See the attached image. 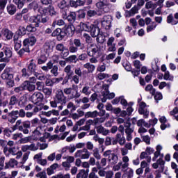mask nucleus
<instances>
[{"instance_id": "f257e3e1", "label": "nucleus", "mask_w": 178, "mask_h": 178, "mask_svg": "<svg viewBox=\"0 0 178 178\" xmlns=\"http://www.w3.org/2000/svg\"><path fill=\"white\" fill-rule=\"evenodd\" d=\"M130 159L129 156H125L122 157V161L118 163L117 165L113 167V170L114 172H118L120 170L123 172V175H122V178H131L134 175V171L133 169L129 168V161Z\"/></svg>"}, {"instance_id": "f03ea898", "label": "nucleus", "mask_w": 178, "mask_h": 178, "mask_svg": "<svg viewBox=\"0 0 178 178\" xmlns=\"http://www.w3.org/2000/svg\"><path fill=\"white\" fill-rule=\"evenodd\" d=\"M79 48L82 50L85 48L84 44L81 43V40L80 39L70 40L68 49L65 48L66 51L61 52V55L63 58H67L69 54H77Z\"/></svg>"}, {"instance_id": "7ed1b4c3", "label": "nucleus", "mask_w": 178, "mask_h": 178, "mask_svg": "<svg viewBox=\"0 0 178 178\" xmlns=\"http://www.w3.org/2000/svg\"><path fill=\"white\" fill-rule=\"evenodd\" d=\"M66 102H67V97L63 94V90L58 89L56 92L54 100L50 102V105L51 108H58L59 111L63 109V106L66 105ZM58 104H60L58 107Z\"/></svg>"}, {"instance_id": "20e7f679", "label": "nucleus", "mask_w": 178, "mask_h": 178, "mask_svg": "<svg viewBox=\"0 0 178 178\" xmlns=\"http://www.w3.org/2000/svg\"><path fill=\"white\" fill-rule=\"evenodd\" d=\"M94 25L92 27V29H90V30L89 31L90 33V35L92 37L95 38H96V41L97 42H99V44H104V42H105V38H104V36H102V34L99 33L100 29L99 27H98V21H95L94 22Z\"/></svg>"}, {"instance_id": "39448f33", "label": "nucleus", "mask_w": 178, "mask_h": 178, "mask_svg": "<svg viewBox=\"0 0 178 178\" xmlns=\"http://www.w3.org/2000/svg\"><path fill=\"white\" fill-rule=\"evenodd\" d=\"M30 23H34L35 27H41V24H48L49 17H42L41 15H32L29 17Z\"/></svg>"}, {"instance_id": "423d86ee", "label": "nucleus", "mask_w": 178, "mask_h": 178, "mask_svg": "<svg viewBox=\"0 0 178 178\" xmlns=\"http://www.w3.org/2000/svg\"><path fill=\"white\" fill-rule=\"evenodd\" d=\"M63 94L67 95L68 99H77L80 98L81 94L79 92L78 87L76 85H72V88H65L63 91Z\"/></svg>"}, {"instance_id": "0eeeda50", "label": "nucleus", "mask_w": 178, "mask_h": 178, "mask_svg": "<svg viewBox=\"0 0 178 178\" xmlns=\"http://www.w3.org/2000/svg\"><path fill=\"white\" fill-rule=\"evenodd\" d=\"M19 152V147L15 146V142L9 140L7 143V145L3 148V154L6 156H9V155H16Z\"/></svg>"}, {"instance_id": "6e6552de", "label": "nucleus", "mask_w": 178, "mask_h": 178, "mask_svg": "<svg viewBox=\"0 0 178 178\" xmlns=\"http://www.w3.org/2000/svg\"><path fill=\"white\" fill-rule=\"evenodd\" d=\"M103 156L107 158L108 162H109L111 165H114V166H115V165H118L116 163L119 162V156H118V154H115V152H113V150L112 149L105 151L103 153Z\"/></svg>"}, {"instance_id": "1a4fd4ad", "label": "nucleus", "mask_w": 178, "mask_h": 178, "mask_svg": "<svg viewBox=\"0 0 178 178\" xmlns=\"http://www.w3.org/2000/svg\"><path fill=\"white\" fill-rule=\"evenodd\" d=\"M12 55V47H3V51L0 52L1 62H4L5 63L9 62Z\"/></svg>"}, {"instance_id": "9d476101", "label": "nucleus", "mask_w": 178, "mask_h": 178, "mask_svg": "<svg viewBox=\"0 0 178 178\" xmlns=\"http://www.w3.org/2000/svg\"><path fill=\"white\" fill-rule=\"evenodd\" d=\"M14 74L15 72L13 71V68L6 67L1 74V77L2 80H13Z\"/></svg>"}, {"instance_id": "9b49d317", "label": "nucleus", "mask_w": 178, "mask_h": 178, "mask_svg": "<svg viewBox=\"0 0 178 178\" xmlns=\"http://www.w3.org/2000/svg\"><path fill=\"white\" fill-rule=\"evenodd\" d=\"M124 127H125L124 131L127 135V140L131 141L133 140V132L134 131V128H131V123L129 122H124Z\"/></svg>"}, {"instance_id": "f8f14e48", "label": "nucleus", "mask_w": 178, "mask_h": 178, "mask_svg": "<svg viewBox=\"0 0 178 178\" xmlns=\"http://www.w3.org/2000/svg\"><path fill=\"white\" fill-rule=\"evenodd\" d=\"M44 99V95L40 92H34L31 97V101L34 104V105H40V104H42V101Z\"/></svg>"}, {"instance_id": "ddd939ff", "label": "nucleus", "mask_w": 178, "mask_h": 178, "mask_svg": "<svg viewBox=\"0 0 178 178\" xmlns=\"http://www.w3.org/2000/svg\"><path fill=\"white\" fill-rule=\"evenodd\" d=\"M112 20L111 15H104L102 20V26L103 29H105V30H111V27H112Z\"/></svg>"}, {"instance_id": "4468645a", "label": "nucleus", "mask_w": 178, "mask_h": 178, "mask_svg": "<svg viewBox=\"0 0 178 178\" xmlns=\"http://www.w3.org/2000/svg\"><path fill=\"white\" fill-rule=\"evenodd\" d=\"M90 155L91 154L87 149V148H83L82 149L77 150L76 152H75L74 156L75 158H80V159H88L90 158Z\"/></svg>"}, {"instance_id": "2eb2a0df", "label": "nucleus", "mask_w": 178, "mask_h": 178, "mask_svg": "<svg viewBox=\"0 0 178 178\" xmlns=\"http://www.w3.org/2000/svg\"><path fill=\"white\" fill-rule=\"evenodd\" d=\"M75 75L72 76V81L75 84H79L80 77H84V71H81V67H76L74 70Z\"/></svg>"}, {"instance_id": "dca6fc26", "label": "nucleus", "mask_w": 178, "mask_h": 178, "mask_svg": "<svg viewBox=\"0 0 178 178\" xmlns=\"http://www.w3.org/2000/svg\"><path fill=\"white\" fill-rule=\"evenodd\" d=\"M31 125L30 124L29 120H26L22 122L20 127H19L18 130L19 131H22L24 134H29L30 133V131H29V129H31Z\"/></svg>"}, {"instance_id": "f3484780", "label": "nucleus", "mask_w": 178, "mask_h": 178, "mask_svg": "<svg viewBox=\"0 0 178 178\" xmlns=\"http://www.w3.org/2000/svg\"><path fill=\"white\" fill-rule=\"evenodd\" d=\"M138 113L140 115H143L144 119H147L148 116H149V111L147 109V104L145 103L140 102Z\"/></svg>"}, {"instance_id": "a211bd4d", "label": "nucleus", "mask_w": 178, "mask_h": 178, "mask_svg": "<svg viewBox=\"0 0 178 178\" xmlns=\"http://www.w3.org/2000/svg\"><path fill=\"white\" fill-rule=\"evenodd\" d=\"M0 38L2 40H12L13 33L8 29H3L0 33Z\"/></svg>"}, {"instance_id": "6ab92c4d", "label": "nucleus", "mask_w": 178, "mask_h": 178, "mask_svg": "<svg viewBox=\"0 0 178 178\" xmlns=\"http://www.w3.org/2000/svg\"><path fill=\"white\" fill-rule=\"evenodd\" d=\"M35 42H37V38L35 36H30L23 41V47H26V48H30V47H33L35 45Z\"/></svg>"}, {"instance_id": "aec40b11", "label": "nucleus", "mask_w": 178, "mask_h": 178, "mask_svg": "<svg viewBox=\"0 0 178 178\" xmlns=\"http://www.w3.org/2000/svg\"><path fill=\"white\" fill-rule=\"evenodd\" d=\"M91 51L87 50V54L88 56H99V52H101V49L98 46L91 44Z\"/></svg>"}, {"instance_id": "412c9836", "label": "nucleus", "mask_w": 178, "mask_h": 178, "mask_svg": "<svg viewBox=\"0 0 178 178\" xmlns=\"http://www.w3.org/2000/svg\"><path fill=\"white\" fill-rule=\"evenodd\" d=\"M90 121L89 123L92 124V126H95V127H97V126H102V123L105 122V120H106V118L105 117H100V118H95L93 120H90Z\"/></svg>"}, {"instance_id": "4be33fe9", "label": "nucleus", "mask_w": 178, "mask_h": 178, "mask_svg": "<svg viewBox=\"0 0 178 178\" xmlns=\"http://www.w3.org/2000/svg\"><path fill=\"white\" fill-rule=\"evenodd\" d=\"M19 115V111H13L10 113H8V121L10 123H15L16 120H17V116Z\"/></svg>"}, {"instance_id": "5701e85b", "label": "nucleus", "mask_w": 178, "mask_h": 178, "mask_svg": "<svg viewBox=\"0 0 178 178\" xmlns=\"http://www.w3.org/2000/svg\"><path fill=\"white\" fill-rule=\"evenodd\" d=\"M43 51L45 52V54H47L49 55L51 52L54 51V46H52V42L51 41H47L43 44Z\"/></svg>"}, {"instance_id": "b1692460", "label": "nucleus", "mask_w": 178, "mask_h": 178, "mask_svg": "<svg viewBox=\"0 0 178 178\" xmlns=\"http://www.w3.org/2000/svg\"><path fill=\"white\" fill-rule=\"evenodd\" d=\"M109 6H111L109 0H99V2L96 3L97 9H105V8H109Z\"/></svg>"}, {"instance_id": "393cba45", "label": "nucleus", "mask_w": 178, "mask_h": 178, "mask_svg": "<svg viewBox=\"0 0 178 178\" xmlns=\"http://www.w3.org/2000/svg\"><path fill=\"white\" fill-rule=\"evenodd\" d=\"M97 134H102V136H108L111 131L108 129H105L102 125L95 127Z\"/></svg>"}, {"instance_id": "a878e982", "label": "nucleus", "mask_w": 178, "mask_h": 178, "mask_svg": "<svg viewBox=\"0 0 178 178\" xmlns=\"http://www.w3.org/2000/svg\"><path fill=\"white\" fill-rule=\"evenodd\" d=\"M6 9L8 15H10V16H13V15H15L17 11V8L13 3L8 4Z\"/></svg>"}, {"instance_id": "bb28decb", "label": "nucleus", "mask_w": 178, "mask_h": 178, "mask_svg": "<svg viewBox=\"0 0 178 178\" xmlns=\"http://www.w3.org/2000/svg\"><path fill=\"white\" fill-rule=\"evenodd\" d=\"M161 151H162V146L159 145L156 147V152L154 153V157L152 158L153 162H155L158 159V156L161 158V155H163V154L161 153Z\"/></svg>"}, {"instance_id": "cd10ccee", "label": "nucleus", "mask_w": 178, "mask_h": 178, "mask_svg": "<svg viewBox=\"0 0 178 178\" xmlns=\"http://www.w3.org/2000/svg\"><path fill=\"white\" fill-rule=\"evenodd\" d=\"M64 72L66 73V76L68 79H73V76L74 75V72L72 70V65H68L64 68Z\"/></svg>"}, {"instance_id": "c85d7f7f", "label": "nucleus", "mask_w": 178, "mask_h": 178, "mask_svg": "<svg viewBox=\"0 0 178 178\" xmlns=\"http://www.w3.org/2000/svg\"><path fill=\"white\" fill-rule=\"evenodd\" d=\"M64 30L67 33V35L72 37V35L74 34V31H76V29L73 25H67L64 27Z\"/></svg>"}, {"instance_id": "c756f323", "label": "nucleus", "mask_w": 178, "mask_h": 178, "mask_svg": "<svg viewBox=\"0 0 178 178\" xmlns=\"http://www.w3.org/2000/svg\"><path fill=\"white\" fill-rule=\"evenodd\" d=\"M80 26H81V29H82L83 31H90L92 27H93L94 24H90V22H86V23L81 22Z\"/></svg>"}, {"instance_id": "7c9ffc66", "label": "nucleus", "mask_w": 178, "mask_h": 178, "mask_svg": "<svg viewBox=\"0 0 178 178\" xmlns=\"http://www.w3.org/2000/svg\"><path fill=\"white\" fill-rule=\"evenodd\" d=\"M90 169L81 170L79 173L76 175V178H88V172Z\"/></svg>"}, {"instance_id": "2f4dec72", "label": "nucleus", "mask_w": 178, "mask_h": 178, "mask_svg": "<svg viewBox=\"0 0 178 178\" xmlns=\"http://www.w3.org/2000/svg\"><path fill=\"white\" fill-rule=\"evenodd\" d=\"M59 168V165L58 163L52 164L49 168H47V175L48 176H51V175H54L55 173V170Z\"/></svg>"}, {"instance_id": "473e14b6", "label": "nucleus", "mask_w": 178, "mask_h": 178, "mask_svg": "<svg viewBox=\"0 0 178 178\" xmlns=\"http://www.w3.org/2000/svg\"><path fill=\"white\" fill-rule=\"evenodd\" d=\"M167 23H168L169 24H172V26H175L176 24H177L178 23V20L177 19H176V17L172 14H170L168 17H167Z\"/></svg>"}, {"instance_id": "72a5a7b5", "label": "nucleus", "mask_w": 178, "mask_h": 178, "mask_svg": "<svg viewBox=\"0 0 178 178\" xmlns=\"http://www.w3.org/2000/svg\"><path fill=\"white\" fill-rule=\"evenodd\" d=\"M24 87L25 90H28L31 92L35 90V85L30 84V82L28 81L24 82Z\"/></svg>"}, {"instance_id": "f704fd0d", "label": "nucleus", "mask_w": 178, "mask_h": 178, "mask_svg": "<svg viewBox=\"0 0 178 178\" xmlns=\"http://www.w3.org/2000/svg\"><path fill=\"white\" fill-rule=\"evenodd\" d=\"M17 166V161L15 159H10L8 163H6L5 169H9V168H15Z\"/></svg>"}, {"instance_id": "c9c22d12", "label": "nucleus", "mask_w": 178, "mask_h": 178, "mask_svg": "<svg viewBox=\"0 0 178 178\" xmlns=\"http://www.w3.org/2000/svg\"><path fill=\"white\" fill-rule=\"evenodd\" d=\"M102 13L99 12V10H89L86 13V15L88 17H94V16H101Z\"/></svg>"}, {"instance_id": "e433bc0d", "label": "nucleus", "mask_w": 178, "mask_h": 178, "mask_svg": "<svg viewBox=\"0 0 178 178\" xmlns=\"http://www.w3.org/2000/svg\"><path fill=\"white\" fill-rule=\"evenodd\" d=\"M28 70L31 73H35L37 70V65L34 63V60H31L30 63L28 65Z\"/></svg>"}, {"instance_id": "4c0bfd02", "label": "nucleus", "mask_w": 178, "mask_h": 178, "mask_svg": "<svg viewBox=\"0 0 178 178\" xmlns=\"http://www.w3.org/2000/svg\"><path fill=\"white\" fill-rule=\"evenodd\" d=\"M58 8L59 9H67L69 8V0H61L58 3Z\"/></svg>"}, {"instance_id": "58836bf2", "label": "nucleus", "mask_w": 178, "mask_h": 178, "mask_svg": "<svg viewBox=\"0 0 178 178\" xmlns=\"http://www.w3.org/2000/svg\"><path fill=\"white\" fill-rule=\"evenodd\" d=\"M47 60H48V57L45 56V54H42L37 58L38 65H44L47 63Z\"/></svg>"}, {"instance_id": "ea45409f", "label": "nucleus", "mask_w": 178, "mask_h": 178, "mask_svg": "<svg viewBox=\"0 0 178 178\" xmlns=\"http://www.w3.org/2000/svg\"><path fill=\"white\" fill-rule=\"evenodd\" d=\"M157 163L159 165L160 168L159 172H163L165 170V161H163V154L157 160Z\"/></svg>"}, {"instance_id": "a19ab883", "label": "nucleus", "mask_w": 178, "mask_h": 178, "mask_svg": "<svg viewBox=\"0 0 178 178\" xmlns=\"http://www.w3.org/2000/svg\"><path fill=\"white\" fill-rule=\"evenodd\" d=\"M98 115H99V113L97 111H95L92 112L88 111L86 113L85 118H86L87 119H88V118H92V119H95L96 118H97Z\"/></svg>"}, {"instance_id": "79ce46f5", "label": "nucleus", "mask_w": 178, "mask_h": 178, "mask_svg": "<svg viewBox=\"0 0 178 178\" xmlns=\"http://www.w3.org/2000/svg\"><path fill=\"white\" fill-rule=\"evenodd\" d=\"M39 130H41V127H36L35 130L33 131V140L35 141H37V140H40V138L42 136V134Z\"/></svg>"}, {"instance_id": "37998d69", "label": "nucleus", "mask_w": 178, "mask_h": 178, "mask_svg": "<svg viewBox=\"0 0 178 178\" xmlns=\"http://www.w3.org/2000/svg\"><path fill=\"white\" fill-rule=\"evenodd\" d=\"M39 13L42 17H48L49 7L41 8L39 9Z\"/></svg>"}, {"instance_id": "c03bdc74", "label": "nucleus", "mask_w": 178, "mask_h": 178, "mask_svg": "<svg viewBox=\"0 0 178 178\" xmlns=\"http://www.w3.org/2000/svg\"><path fill=\"white\" fill-rule=\"evenodd\" d=\"M30 124L31 127H41L40 124H41V122L37 118H33L30 121Z\"/></svg>"}, {"instance_id": "a18cd8bd", "label": "nucleus", "mask_w": 178, "mask_h": 178, "mask_svg": "<svg viewBox=\"0 0 178 178\" xmlns=\"http://www.w3.org/2000/svg\"><path fill=\"white\" fill-rule=\"evenodd\" d=\"M70 23H74L76 21V13L70 12L65 18Z\"/></svg>"}, {"instance_id": "49530a36", "label": "nucleus", "mask_w": 178, "mask_h": 178, "mask_svg": "<svg viewBox=\"0 0 178 178\" xmlns=\"http://www.w3.org/2000/svg\"><path fill=\"white\" fill-rule=\"evenodd\" d=\"M83 67L85 69H87L88 73H92V72H94V70H95V65H94L90 63H87L84 64Z\"/></svg>"}, {"instance_id": "de8ad7c7", "label": "nucleus", "mask_w": 178, "mask_h": 178, "mask_svg": "<svg viewBox=\"0 0 178 178\" xmlns=\"http://www.w3.org/2000/svg\"><path fill=\"white\" fill-rule=\"evenodd\" d=\"M26 52H30V47L23 46V48L17 51V54L19 55V58H23Z\"/></svg>"}, {"instance_id": "09e8293b", "label": "nucleus", "mask_w": 178, "mask_h": 178, "mask_svg": "<svg viewBox=\"0 0 178 178\" xmlns=\"http://www.w3.org/2000/svg\"><path fill=\"white\" fill-rule=\"evenodd\" d=\"M98 173V169L97 167H94L92 168V170L90 173L88 175V178H99L98 177V175H97Z\"/></svg>"}, {"instance_id": "8fccbe9b", "label": "nucleus", "mask_w": 178, "mask_h": 178, "mask_svg": "<svg viewBox=\"0 0 178 178\" xmlns=\"http://www.w3.org/2000/svg\"><path fill=\"white\" fill-rule=\"evenodd\" d=\"M78 61L79 58H77V56L76 55L70 56L66 58V62H68L69 63H77Z\"/></svg>"}, {"instance_id": "3c124183", "label": "nucleus", "mask_w": 178, "mask_h": 178, "mask_svg": "<svg viewBox=\"0 0 178 178\" xmlns=\"http://www.w3.org/2000/svg\"><path fill=\"white\" fill-rule=\"evenodd\" d=\"M10 2L12 0H9ZM8 4V0H0V15H2V13L5 10V8L6 7V5Z\"/></svg>"}, {"instance_id": "603ef678", "label": "nucleus", "mask_w": 178, "mask_h": 178, "mask_svg": "<svg viewBox=\"0 0 178 178\" xmlns=\"http://www.w3.org/2000/svg\"><path fill=\"white\" fill-rule=\"evenodd\" d=\"M144 177L154 178V174H152V172L151 171V168H149V167H147L145 168V172H144Z\"/></svg>"}, {"instance_id": "864d4df0", "label": "nucleus", "mask_w": 178, "mask_h": 178, "mask_svg": "<svg viewBox=\"0 0 178 178\" xmlns=\"http://www.w3.org/2000/svg\"><path fill=\"white\" fill-rule=\"evenodd\" d=\"M13 2L15 5H17L18 9H22L24 6L26 0H13Z\"/></svg>"}, {"instance_id": "5fc2aeb1", "label": "nucleus", "mask_w": 178, "mask_h": 178, "mask_svg": "<svg viewBox=\"0 0 178 178\" xmlns=\"http://www.w3.org/2000/svg\"><path fill=\"white\" fill-rule=\"evenodd\" d=\"M81 92L82 94H84L85 95L88 96L91 94V89H90V86L85 85V86H83V88L81 90Z\"/></svg>"}, {"instance_id": "6e6d98bb", "label": "nucleus", "mask_w": 178, "mask_h": 178, "mask_svg": "<svg viewBox=\"0 0 178 178\" xmlns=\"http://www.w3.org/2000/svg\"><path fill=\"white\" fill-rule=\"evenodd\" d=\"M19 102V99L15 95H13L10 97L9 100V105L10 106H13L14 105H17V104Z\"/></svg>"}, {"instance_id": "4d7b16f0", "label": "nucleus", "mask_w": 178, "mask_h": 178, "mask_svg": "<svg viewBox=\"0 0 178 178\" xmlns=\"http://www.w3.org/2000/svg\"><path fill=\"white\" fill-rule=\"evenodd\" d=\"M27 34L26 27L24 26H19L18 28V35H26Z\"/></svg>"}, {"instance_id": "13d9d810", "label": "nucleus", "mask_w": 178, "mask_h": 178, "mask_svg": "<svg viewBox=\"0 0 178 178\" xmlns=\"http://www.w3.org/2000/svg\"><path fill=\"white\" fill-rule=\"evenodd\" d=\"M137 126H138V127H143V126H144V127L149 129V125L148 124V122H146L144 119L139 120L137 122Z\"/></svg>"}, {"instance_id": "bf43d9fd", "label": "nucleus", "mask_w": 178, "mask_h": 178, "mask_svg": "<svg viewBox=\"0 0 178 178\" xmlns=\"http://www.w3.org/2000/svg\"><path fill=\"white\" fill-rule=\"evenodd\" d=\"M158 24H156V22H152L147 27V32L150 33V31H154L155 29H156V26Z\"/></svg>"}, {"instance_id": "052dcab7", "label": "nucleus", "mask_w": 178, "mask_h": 178, "mask_svg": "<svg viewBox=\"0 0 178 178\" xmlns=\"http://www.w3.org/2000/svg\"><path fill=\"white\" fill-rule=\"evenodd\" d=\"M109 77H111L109 74L100 72L97 74L96 79H97L98 80H104V79H109Z\"/></svg>"}, {"instance_id": "680f3d73", "label": "nucleus", "mask_w": 178, "mask_h": 178, "mask_svg": "<svg viewBox=\"0 0 178 178\" xmlns=\"http://www.w3.org/2000/svg\"><path fill=\"white\" fill-rule=\"evenodd\" d=\"M56 49L58 51V52H65V51H66V47H65V44L63 43H59L56 44Z\"/></svg>"}, {"instance_id": "e2e57ef3", "label": "nucleus", "mask_w": 178, "mask_h": 178, "mask_svg": "<svg viewBox=\"0 0 178 178\" xmlns=\"http://www.w3.org/2000/svg\"><path fill=\"white\" fill-rule=\"evenodd\" d=\"M92 152L94 158H95L97 161H99V159H101V154H99V150L98 149V148H95L92 150Z\"/></svg>"}, {"instance_id": "0e129e2a", "label": "nucleus", "mask_w": 178, "mask_h": 178, "mask_svg": "<svg viewBox=\"0 0 178 178\" xmlns=\"http://www.w3.org/2000/svg\"><path fill=\"white\" fill-rule=\"evenodd\" d=\"M105 70H106V64L105 63L99 64L97 67V72H105Z\"/></svg>"}, {"instance_id": "69168bd1", "label": "nucleus", "mask_w": 178, "mask_h": 178, "mask_svg": "<svg viewBox=\"0 0 178 178\" xmlns=\"http://www.w3.org/2000/svg\"><path fill=\"white\" fill-rule=\"evenodd\" d=\"M44 87H45L44 82L38 81L36 83V90H38V91H42L44 88Z\"/></svg>"}, {"instance_id": "338daca9", "label": "nucleus", "mask_w": 178, "mask_h": 178, "mask_svg": "<svg viewBox=\"0 0 178 178\" xmlns=\"http://www.w3.org/2000/svg\"><path fill=\"white\" fill-rule=\"evenodd\" d=\"M31 74H32L29 70H26V68H23L22 70V77H26L28 78Z\"/></svg>"}, {"instance_id": "774afa93", "label": "nucleus", "mask_w": 178, "mask_h": 178, "mask_svg": "<svg viewBox=\"0 0 178 178\" xmlns=\"http://www.w3.org/2000/svg\"><path fill=\"white\" fill-rule=\"evenodd\" d=\"M51 178H70V174H58L55 176H53Z\"/></svg>"}]
</instances>
